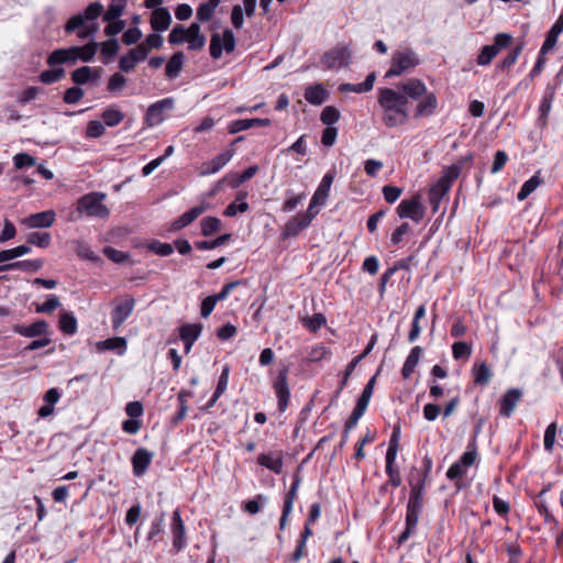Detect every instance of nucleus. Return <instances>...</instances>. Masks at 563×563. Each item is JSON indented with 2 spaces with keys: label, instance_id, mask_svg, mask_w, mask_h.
Returning <instances> with one entry per match:
<instances>
[{
  "label": "nucleus",
  "instance_id": "nucleus-1",
  "mask_svg": "<svg viewBox=\"0 0 563 563\" xmlns=\"http://www.w3.org/2000/svg\"><path fill=\"white\" fill-rule=\"evenodd\" d=\"M378 103L383 109L382 120L387 128L405 124L409 119L406 96L393 88L378 89Z\"/></svg>",
  "mask_w": 563,
  "mask_h": 563
},
{
  "label": "nucleus",
  "instance_id": "nucleus-2",
  "mask_svg": "<svg viewBox=\"0 0 563 563\" xmlns=\"http://www.w3.org/2000/svg\"><path fill=\"white\" fill-rule=\"evenodd\" d=\"M421 63L419 54L411 47H400L391 55L390 67L385 78L398 77L410 73Z\"/></svg>",
  "mask_w": 563,
  "mask_h": 563
},
{
  "label": "nucleus",
  "instance_id": "nucleus-3",
  "mask_svg": "<svg viewBox=\"0 0 563 563\" xmlns=\"http://www.w3.org/2000/svg\"><path fill=\"white\" fill-rule=\"evenodd\" d=\"M106 195L102 192H89L80 197L76 206V214L73 219L76 220L81 216L90 218H107L110 213L108 207L103 205Z\"/></svg>",
  "mask_w": 563,
  "mask_h": 563
},
{
  "label": "nucleus",
  "instance_id": "nucleus-4",
  "mask_svg": "<svg viewBox=\"0 0 563 563\" xmlns=\"http://www.w3.org/2000/svg\"><path fill=\"white\" fill-rule=\"evenodd\" d=\"M422 509L423 499H417V497H409L406 508L405 529L398 536V544H404L413 533H416Z\"/></svg>",
  "mask_w": 563,
  "mask_h": 563
},
{
  "label": "nucleus",
  "instance_id": "nucleus-5",
  "mask_svg": "<svg viewBox=\"0 0 563 563\" xmlns=\"http://www.w3.org/2000/svg\"><path fill=\"white\" fill-rule=\"evenodd\" d=\"M103 11V5L100 2L90 3L84 13L73 15L65 24V32L73 33L79 27L84 26L86 22H92L97 20Z\"/></svg>",
  "mask_w": 563,
  "mask_h": 563
},
{
  "label": "nucleus",
  "instance_id": "nucleus-6",
  "mask_svg": "<svg viewBox=\"0 0 563 563\" xmlns=\"http://www.w3.org/2000/svg\"><path fill=\"white\" fill-rule=\"evenodd\" d=\"M396 212L401 219H410L416 223L423 220L426 214V208L421 203L418 196H413L409 199H404L396 208Z\"/></svg>",
  "mask_w": 563,
  "mask_h": 563
},
{
  "label": "nucleus",
  "instance_id": "nucleus-7",
  "mask_svg": "<svg viewBox=\"0 0 563 563\" xmlns=\"http://www.w3.org/2000/svg\"><path fill=\"white\" fill-rule=\"evenodd\" d=\"M288 373L289 368L284 366L278 371L277 377L273 384L274 391L277 397L278 410L284 412L289 402L290 390L288 386Z\"/></svg>",
  "mask_w": 563,
  "mask_h": 563
},
{
  "label": "nucleus",
  "instance_id": "nucleus-8",
  "mask_svg": "<svg viewBox=\"0 0 563 563\" xmlns=\"http://www.w3.org/2000/svg\"><path fill=\"white\" fill-rule=\"evenodd\" d=\"M350 60L351 52L349 47L344 45H336L323 55L321 62L328 69H339L347 66Z\"/></svg>",
  "mask_w": 563,
  "mask_h": 563
},
{
  "label": "nucleus",
  "instance_id": "nucleus-9",
  "mask_svg": "<svg viewBox=\"0 0 563 563\" xmlns=\"http://www.w3.org/2000/svg\"><path fill=\"white\" fill-rule=\"evenodd\" d=\"M187 42L190 49H200L205 46L206 37L200 32V25L192 23L188 29L178 26V44Z\"/></svg>",
  "mask_w": 563,
  "mask_h": 563
},
{
  "label": "nucleus",
  "instance_id": "nucleus-10",
  "mask_svg": "<svg viewBox=\"0 0 563 563\" xmlns=\"http://www.w3.org/2000/svg\"><path fill=\"white\" fill-rule=\"evenodd\" d=\"M396 90L401 92L402 96H406L407 102L409 99L420 100L428 92L426 84L418 78H411L399 84Z\"/></svg>",
  "mask_w": 563,
  "mask_h": 563
},
{
  "label": "nucleus",
  "instance_id": "nucleus-11",
  "mask_svg": "<svg viewBox=\"0 0 563 563\" xmlns=\"http://www.w3.org/2000/svg\"><path fill=\"white\" fill-rule=\"evenodd\" d=\"M234 154V148H227L222 153L216 155L212 159L205 162L201 165L200 175L208 176L218 173L232 159Z\"/></svg>",
  "mask_w": 563,
  "mask_h": 563
},
{
  "label": "nucleus",
  "instance_id": "nucleus-12",
  "mask_svg": "<svg viewBox=\"0 0 563 563\" xmlns=\"http://www.w3.org/2000/svg\"><path fill=\"white\" fill-rule=\"evenodd\" d=\"M203 325L197 323H185L178 328V338L184 342L185 353L191 351L194 343L198 340L202 332Z\"/></svg>",
  "mask_w": 563,
  "mask_h": 563
},
{
  "label": "nucleus",
  "instance_id": "nucleus-13",
  "mask_svg": "<svg viewBox=\"0 0 563 563\" xmlns=\"http://www.w3.org/2000/svg\"><path fill=\"white\" fill-rule=\"evenodd\" d=\"M134 305L135 300L132 297H128L114 307L111 313L112 327L114 330L119 329L131 316Z\"/></svg>",
  "mask_w": 563,
  "mask_h": 563
},
{
  "label": "nucleus",
  "instance_id": "nucleus-14",
  "mask_svg": "<svg viewBox=\"0 0 563 563\" xmlns=\"http://www.w3.org/2000/svg\"><path fill=\"white\" fill-rule=\"evenodd\" d=\"M12 330L25 338H41L48 334V323L45 320H37L30 325L14 324Z\"/></svg>",
  "mask_w": 563,
  "mask_h": 563
},
{
  "label": "nucleus",
  "instance_id": "nucleus-15",
  "mask_svg": "<svg viewBox=\"0 0 563 563\" xmlns=\"http://www.w3.org/2000/svg\"><path fill=\"white\" fill-rule=\"evenodd\" d=\"M56 213L54 210H46L30 214L23 219V224L30 229L49 228L55 221Z\"/></svg>",
  "mask_w": 563,
  "mask_h": 563
},
{
  "label": "nucleus",
  "instance_id": "nucleus-16",
  "mask_svg": "<svg viewBox=\"0 0 563 563\" xmlns=\"http://www.w3.org/2000/svg\"><path fill=\"white\" fill-rule=\"evenodd\" d=\"M173 99L167 98L161 101H157L150 106L146 113V120L150 125L159 124L164 120V111L173 109Z\"/></svg>",
  "mask_w": 563,
  "mask_h": 563
},
{
  "label": "nucleus",
  "instance_id": "nucleus-17",
  "mask_svg": "<svg viewBox=\"0 0 563 563\" xmlns=\"http://www.w3.org/2000/svg\"><path fill=\"white\" fill-rule=\"evenodd\" d=\"M257 463L275 474H280L283 472L284 466L283 452L277 451L269 453H261L257 456Z\"/></svg>",
  "mask_w": 563,
  "mask_h": 563
},
{
  "label": "nucleus",
  "instance_id": "nucleus-18",
  "mask_svg": "<svg viewBox=\"0 0 563 563\" xmlns=\"http://www.w3.org/2000/svg\"><path fill=\"white\" fill-rule=\"evenodd\" d=\"M438 108V99L433 92H427L418 102L413 117L424 118L432 115Z\"/></svg>",
  "mask_w": 563,
  "mask_h": 563
},
{
  "label": "nucleus",
  "instance_id": "nucleus-19",
  "mask_svg": "<svg viewBox=\"0 0 563 563\" xmlns=\"http://www.w3.org/2000/svg\"><path fill=\"white\" fill-rule=\"evenodd\" d=\"M75 49V46L68 47V48H59L55 49L47 58V64L51 67H54L59 64L65 63H76L78 60V54Z\"/></svg>",
  "mask_w": 563,
  "mask_h": 563
},
{
  "label": "nucleus",
  "instance_id": "nucleus-20",
  "mask_svg": "<svg viewBox=\"0 0 563 563\" xmlns=\"http://www.w3.org/2000/svg\"><path fill=\"white\" fill-rule=\"evenodd\" d=\"M333 179H334L333 172H328L322 177L318 188L316 189V191L311 198V200H313V205H321V206L325 205Z\"/></svg>",
  "mask_w": 563,
  "mask_h": 563
},
{
  "label": "nucleus",
  "instance_id": "nucleus-21",
  "mask_svg": "<svg viewBox=\"0 0 563 563\" xmlns=\"http://www.w3.org/2000/svg\"><path fill=\"white\" fill-rule=\"evenodd\" d=\"M429 477L423 476L420 471L413 467L409 477L410 494L409 497L417 499H423L424 487Z\"/></svg>",
  "mask_w": 563,
  "mask_h": 563
},
{
  "label": "nucleus",
  "instance_id": "nucleus-22",
  "mask_svg": "<svg viewBox=\"0 0 563 563\" xmlns=\"http://www.w3.org/2000/svg\"><path fill=\"white\" fill-rule=\"evenodd\" d=\"M563 32V14H561L549 30L545 40L540 48V54L549 53L556 44L558 37Z\"/></svg>",
  "mask_w": 563,
  "mask_h": 563
},
{
  "label": "nucleus",
  "instance_id": "nucleus-23",
  "mask_svg": "<svg viewBox=\"0 0 563 563\" xmlns=\"http://www.w3.org/2000/svg\"><path fill=\"white\" fill-rule=\"evenodd\" d=\"M152 462V454L143 448L137 449L132 456L133 473L142 476Z\"/></svg>",
  "mask_w": 563,
  "mask_h": 563
},
{
  "label": "nucleus",
  "instance_id": "nucleus-24",
  "mask_svg": "<svg viewBox=\"0 0 563 563\" xmlns=\"http://www.w3.org/2000/svg\"><path fill=\"white\" fill-rule=\"evenodd\" d=\"M521 397V391L517 388L509 389L500 400V415L504 417H510L514 412L519 399Z\"/></svg>",
  "mask_w": 563,
  "mask_h": 563
},
{
  "label": "nucleus",
  "instance_id": "nucleus-25",
  "mask_svg": "<svg viewBox=\"0 0 563 563\" xmlns=\"http://www.w3.org/2000/svg\"><path fill=\"white\" fill-rule=\"evenodd\" d=\"M450 187L445 181L438 180L429 190V202L433 212H437L442 199L449 194Z\"/></svg>",
  "mask_w": 563,
  "mask_h": 563
},
{
  "label": "nucleus",
  "instance_id": "nucleus-26",
  "mask_svg": "<svg viewBox=\"0 0 563 563\" xmlns=\"http://www.w3.org/2000/svg\"><path fill=\"white\" fill-rule=\"evenodd\" d=\"M310 224L300 214L291 217L283 229V238H295Z\"/></svg>",
  "mask_w": 563,
  "mask_h": 563
},
{
  "label": "nucleus",
  "instance_id": "nucleus-27",
  "mask_svg": "<svg viewBox=\"0 0 563 563\" xmlns=\"http://www.w3.org/2000/svg\"><path fill=\"white\" fill-rule=\"evenodd\" d=\"M375 80H376L375 73H369L363 82H361V84H349V82L341 84L339 86V90L341 92H355V93L368 92L373 89Z\"/></svg>",
  "mask_w": 563,
  "mask_h": 563
},
{
  "label": "nucleus",
  "instance_id": "nucleus-28",
  "mask_svg": "<svg viewBox=\"0 0 563 563\" xmlns=\"http://www.w3.org/2000/svg\"><path fill=\"white\" fill-rule=\"evenodd\" d=\"M170 20V14L166 9L156 8L152 13L151 24L155 31L162 32L169 26Z\"/></svg>",
  "mask_w": 563,
  "mask_h": 563
},
{
  "label": "nucleus",
  "instance_id": "nucleus-29",
  "mask_svg": "<svg viewBox=\"0 0 563 563\" xmlns=\"http://www.w3.org/2000/svg\"><path fill=\"white\" fill-rule=\"evenodd\" d=\"M542 183L543 180L539 170L523 183L519 192L517 194V199L519 201L526 200Z\"/></svg>",
  "mask_w": 563,
  "mask_h": 563
},
{
  "label": "nucleus",
  "instance_id": "nucleus-30",
  "mask_svg": "<svg viewBox=\"0 0 563 563\" xmlns=\"http://www.w3.org/2000/svg\"><path fill=\"white\" fill-rule=\"evenodd\" d=\"M325 98L327 91L319 84L308 86L305 90V99L311 104L319 106L325 101Z\"/></svg>",
  "mask_w": 563,
  "mask_h": 563
},
{
  "label": "nucleus",
  "instance_id": "nucleus-31",
  "mask_svg": "<svg viewBox=\"0 0 563 563\" xmlns=\"http://www.w3.org/2000/svg\"><path fill=\"white\" fill-rule=\"evenodd\" d=\"M471 159H472V155H468V156L464 157L460 163L453 164V165L446 167L443 170L442 176L438 180L445 181L449 185V187L451 188L454 180L457 179L459 176L461 175V172H462L461 164L463 162H468Z\"/></svg>",
  "mask_w": 563,
  "mask_h": 563
},
{
  "label": "nucleus",
  "instance_id": "nucleus-32",
  "mask_svg": "<svg viewBox=\"0 0 563 563\" xmlns=\"http://www.w3.org/2000/svg\"><path fill=\"white\" fill-rule=\"evenodd\" d=\"M220 2L221 0H208L207 2L201 3L197 9V19L200 22L210 21Z\"/></svg>",
  "mask_w": 563,
  "mask_h": 563
},
{
  "label": "nucleus",
  "instance_id": "nucleus-33",
  "mask_svg": "<svg viewBox=\"0 0 563 563\" xmlns=\"http://www.w3.org/2000/svg\"><path fill=\"white\" fill-rule=\"evenodd\" d=\"M126 0H111L108 10L103 15V21L111 22L113 20H118L125 8Z\"/></svg>",
  "mask_w": 563,
  "mask_h": 563
},
{
  "label": "nucleus",
  "instance_id": "nucleus-34",
  "mask_svg": "<svg viewBox=\"0 0 563 563\" xmlns=\"http://www.w3.org/2000/svg\"><path fill=\"white\" fill-rule=\"evenodd\" d=\"M59 330L65 334L73 335L77 332V320L70 312H62L59 317Z\"/></svg>",
  "mask_w": 563,
  "mask_h": 563
},
{
  "label": "nucleus",
  "instance_id": "nucleus-35",
  "mask_svg": "<svg viewBox=\"0 0 563 563\" xmlns=\"http://www.w3.org/2000/svg\"><path fill=\"white\" fill-rule=\"evenodd\" d=\"M205 209L206 208L203 205L195 206L194 208H191L190 210H188L187 212H185L184 214L178 217V229L189 225L200 214H202L205 212Z\"/></svg>",
  "mask_w": 563,
  "mask_h": 563
},
{
  "label": "nucleus",
  "instance_id": "nucleus-36",
  "mask_svg": "<svg viewBox=\"0 0 563 563\" xmlns=\"http://www.w3.org/2000/svg\"><path fill=\"white\" fill-rule=\"evenodd\" d=\"M547 493V489H542L536 500V507L538 509V512L544 517V521L547 523H554L558 525V520L554 518V516L550 512L547 503L543 500V495Z\"/></svg>",
  "mask_w": 563,
  "mask_h": 563
},
{
  "label": "nucleus",
  "instance_id": "nucleus-37",
  "mask_svg": "<svg viewBox=\"0 0 563 563\" xmlns=\"http://www.w3.org/2000/svg\"><path fill=\"white\" fill-rule=\"evenodd\" d=\"M300 484H301V477H300V475L298 473H296L294 475L290 488L286 493L285 498H284V507H287V510L288 509H292L294 501H295V499L297 497Z\"/></svg>",
  "mask_w": 563,
  "mask_h": 563
},
{
  "label": "nucleus",
  "instance_id": "nucleus-38",
  "mask_svg": "<svg viewBox=\"0 0 563 563\" xmlns=\"http://www.w3.org/2000/svg\"><path fill=\"white\" fill-rule=\"evenodd\" d=\"M44 265L43 260H25L11 263V267L14 269L35 273L38 272Z\"/></svg>",
  "mask_w": 563,
  "mask_h": 563
},
{
  "label": "nucleus",
  "instance_id": "nucleus-39",
  "mask_svg": "<svg viewBox=\"0 0 563 563\" xmlns=\"http://www.w3.org/2000/svg\"><path fill=\"white\" fill-rule=\"evenodd\" d=\"M330 356H331V350L323 344H318V345H314L311 347V350L308 353L307 360L309 362L316 363V362H320L322 360H327Z\"/></svg>",
  "mask_w": 563,
  "mask_h": 563
},
{
  "label": "nucleus",
  "instance_id": "nucleus-40",
  "mask_svg": "<svg viewBox=\"0 0 563 563\" xmlns=\"http://www.w3.org/2000/svg\"><path fill=\"white\" fill-rule=\"evenodd\" d=\"M231 239L230 233L222 234L218 238H216L212 241H197L195 242V247L201 251L205 250H213L221 245H223L225 242H228Z\"/></svg>",
  "mask_w": 563,
  "mask_h": 563
},
{
  "label": "nucleus",
  "instance_id": "nucleus-41",
  "mask_svg": "<svg viewBox=\"0 0 563 563\" xmlns=\"http://www.w3.org/2000/svg\"><path fill=\"white\" fill-rule=\"evenodd\" d=\"M102 119L106 125L115 126L122 122L124 114L120 110L110 107L103 111Z\"/></svg>",
  "mask_w": 563,
  "mask_h": 563
},
{
  "label": "nucleus",
  "instance_id": "nucleus-42",
  "mask_svg": "<svg viewBox=\"0 0 563 563\" xmlns=\"http://www.w3.org/2000/svg\"><path fill=\"white\" fill-rule=\"evenodd\" d=\"M474 383L476 385L484 386L488 384L492 377L490 368L486 363L479 364L477 367H474Z\"/></svg>",
  "mask_w": 563,
  "mask_h": 563
},
{
  "label": "nucleus",
  "instance_id": "nucleus-43",
  "mask_svg": "<svg viewBox=\"0 0 563 563\" xmlns=\"http://www.w3.org/2000/svg\"><path fill=\"white\" fill-rule=\"evenodd\" d=\"M267 503V497L263 494H257L253 499L247 500L244 504V511L250 515H256L260 512L261 508L264 507Z\"/></svg>",
  "mask_w": 563,
  "mask_h": 563
},
{
  "label": "nucleus",
  "instance_id": "nucleus-44",
  "mask_svg": "<svg viewBox=\"0 0 563 563\" xmlns=\"http://www.w3.org/2000/svg\"><path fill=\"white\" fill-rule=\"evenodd\" d=\"M96 77L97 75L93 76V71L89 66H82L71 73V79L77 85H85L90 79Z\"/></svg>",
  "mask_w": 563,
  "mask_h": 563
},
{
  "label": "nucleus",
  "instance_id": "nucleus-45",
  "mask_svg": "<svg viewBox=\"0 0 563 563\" xmlns=\"http://www.w3.org/2000/svg\"><path fill=\"white\" fill-rule=\"evenodd\" d=\"M340 111L335 107L327 106L321 112L320 120L323 124L332 126L340 120Z\"/></svg>",
  "mask_w": 563,
  "mask_h": 563
},
{
  "label": "nucleus",
  "instance_id": "nucleus-46",
  "mask_svg": "<svg viewBox=\"0 0 563 563\" xmlns=\"http://www.w3.org/2000/svg\"><path fill=\"white\" fill-rule=\"evenodd\" d=\"M75 49H78V51H76L77 54L79 55L78 59H81L84 62H89L96 55L97 49H98V44L95 42H91L84 46H75Z\"/></svg>",
  "mask_w": 563,
  "mask_h": 563
},
{
  "label": "nucleus",
  "instance_id": "nucleus-47",
  "mask_svg": "<svg viewBox=\"0 0 563 563\" xmlns=\"http://www.w3.org/2000/svg\"><path fill=\"white\" fill-rule=\"evenodd\" d=\"M497 49L495 46L492 45H485L481 49L478 56H477V64L479 66H486L489 65L490 62L494 59V57L497 55Z\"/></svg>",
  "mask_w": 563,
  "mask_h": 563
},
{
  "label": "nucleus",
  "instance_id": "nucleus-48",
  "mask_svg": "<svg viewBox=\"0 0 563 563\" xmlns=\"http://www.w3.org/2000/svg\"><path fill=\"white\" fill-rule=\"evenodd\" d=\"M221 221L216 217H207L201 220V232L205 236H209L220 229Z\"/></svg>",
  "mask_w": 563,
  "mask_h": 563
},
{
  "label": "nucleus",
  "instance_id": "nucleus-49",
  "mask_svg": "<svg viewBox=\"0 0 563 563\" xmlns=\"http://www.w3.org/2000/svg\"><path fill=\"white\" fill-rule=\"evenodd\" d=\"M51 240V234L47 232H32L27 235V243L38 247H47Z\"/></svg>",
  "mask_w": 563,
  "mask_h": 563
},
{
  "label": "nucleus",
  "instance_id": "nucleus-50",
  "mask_svg": "<svg viewBox=\"0 0 563 563\" xmlns=\"http://www.w3.org/2000/svg\"><path fill=\"white\" fill-rule=\"evenodd\" d=\"M361 362V357H354L346 366L344 373H343V377L339 384V388L338 390L335 391V397L338 398L340 396V394L342 393V390L344 389V387L346 386L347 382H349V378L350 376L352 375V373L354 372L355 367L357 366V364Z\"/></svg>",
  "mask_w": 563,
  "mask_h": 563
},
{
  "label": "nucleus",
  "instance_id": "nucleus-51",
  "mask_svg": "<svg viewBox=\"0 0 563 563\" xmlns=\"http://www.w3.org/2000/svg\"><path fill=\"white\" fill-rule=\"evenodd\" d=\"M147 247L150 251L154 252L155 254L162 255V256L170 255L174 252L172 244L163 243L157 240L151 241L147 244Z\"/></svg>",
  "mask_w": 563,
  "mask_h": 563
},
{
  "label": "nucleus",
  "instance_id": "nucleus-52",
  "mask_svg": "<svg viewBox=\"0 0 563 563\" xmlns=\"http://www.w3.org/2000/svg\"><path fill=\"white\" fill-rule=\"evenodd\" d=\"M472 353V347L464 341H457L452 345V355L454 360L468 357Z\"/></svg>",
  "mask_w": 563,
  "mask_h": 563
},
{
  "label": "nucleus",
  "instance_id": "nucleus-53",
  "mask_svg": "<svg viewBox=\"0 0 563 563\" xmlns=\"http://www.w3.org/2000/svg\"><path fill=\"white\" fill-rule=\"evenodd\" d=\"M64 75H65L64 68H52V69L44 70L40 75V79L44 84H53V82H56L57 80H59L60 78H63Z\"/></svg>",
  "mask_w": 563,
  "mask_h": 563
},
{
  "label": "nucleus",
  "instance_id": "nucleus-54",
  "mask_svg": "<svg viewBox=\"0 0 563 563\" xmlns=\"http://www.w3.org/2000/svg\"><path fill=\"white\" fill-rule=\"evenodd\" d=\"M14 167L18 169H22L25 167H32L36 164V161L33 156L27 153H18L13 156Z\"/></svg>",
  "mask_w": 563,
  "mask_h": 563
},
{
  "label": "nucleus",
  "instance_id": "nucleus-55",
  "mask_svg": "<svg viewBox=\"0 0 563 563\" xmlns=\"http://www.w3.org/2000/svg\"><path fill=\"white\" fill-rule=\"evenodd\" d=\"M222 46H223V43L221 40V35L219 33H213L211 35L210 46H209L210 55L212 58L218 59L221 57L222 52H223Z\"/></svg>",
  "mask_w": 563,
  "mask_h": 563
},
{
  "label": "nucleus",
  "instance_id": "nucleus-56",
  "mask_svg": "<svg viewBox=\"0 0 563 563\" xmlns=\"http://www.w3.org/2000/svg\"><path fill=\"white\" fill-rule=\"evenodd\" d=\"M556 435V424L554 422L550 423L544 432L543 445L544 450L551 452L554 446Z\"/></svg>",
  "mask_w": 563,
  "mask_h": 563
},
{
  "label": "nucleus",
  "instance_id": "nucleus-57",
  "mask_svg": "<svg viewBox=\"0 0 563 563\" xmlns=\"http://www.w3.org/2000/svg\"><path fill=\"white\" fill-rule=\"evenodd\" d=\"M60 306V301L57 296L51 295L47 300L36 307L38 313H51Z\"/></svg>",
  "mask_w": 563,
  "mask_h": 563
},
{
  "label": "nucleus",
  "instance_id": "nucleus-58",
  "mask_svg": "<svg viewBox=\"0 0 563 563\" xmlns=\"http://www.w3.org/2000/svg\"><path fill=\"white\" fill-rule=\"evenodd\" d=\"M126 345L125 339L115 336L108 340H104L98 344L100 350H117L124 349Z\"/></svg>",
  "mask_w": 563,
  "mask_h": 563
},
{
  "label": "nucleus",
  "instance_id": "nucleus-59",
  "mask_svg": "<svg viewBox=\"0 0 563 563\" xmlns=\"http://www.w3.org/2000/svg\"><path fill=\"white\" fill-rule=\"evenodd\" d=\"M410 232V225L407 222H402L390 235V242L393 245H399L404 236Z\"/></svg>",
  "mask_w": 563,
  "mask_h": 563
},
{
  "label": "nucleus",
  "instance_id": "nucleus-60",
  "mask_svg": "<svg viewBox=\"0 0 563 563\" xmlns=\"http://www.w3.org/2000/svg\"><path fill=\"white\" fill-rule=\"evenodd\" d=\"M257 170H258L257 165H252V166L247 167L242 174L238 175L236 178L232 181V187L238 188L243 183H245L249 179H251L252 177H254L256 175Z\"/></svg>",
  "mask_w": 563,
  "mask_h": 563
},
{
  "label": "nucleus",
  "instance_id": "nucleus-61",
  "mask_svg": "<svg viewBox=\"0 0 563 563\" xmlns=\"http://www.w3.org/2000/svg\"><path fill=\"white\" fill-rule=\"evenodd\" d=\"M376 383V375L369 378V380L366 383L361 396L358 397L357 401L361 404H364L368 406L369 400L373 396L374 387Z\"/></svg>",
  "mask_w": 563,
  "mask_h": 563
},
{
  "label": "nucleus",
  "instance_id": "nucleus-62",
  "mask_svg": "<svg viewBox=\"0 0 563 563\" xmlns=\"http://www.w3.org/2000/svg\"><path fill=\"white\" fill-rule=\"evenodd\" d=\"M126 84V79L125 77L120 74V73H115L114 75H112L108 81V90L110 92H117V91H120Z\"/></svg>",
  "mask_w": 563,
  "mask_h": 563
},
{
  "label": "nucleus",
  "instance_id": "nucleus-63",
  "mask_svg": "<svg viewBox=\"0 0 563 563\" xmlns=\"http://www.w3.org/2000/svg\"><path fill=\"white\" fill-rule=\"evenodd\" d=\"M104 131V124H102L100 121L93 120L88 123L86 135L91 139H97L103 135Z\"/></svg>",
  "mask_w": 563,
  "mask_h": 563
},
{
  "label": "nucleus",
  "instance_id": "nucleus-64",
  "mask_svg": "<svg viewBox=\"0 0 563 563\" xmlns=\"http://www.w3.org/2000/svg\"><path fill=\"white\" fill-rule=\"evenodd\" d=\"M84 97V90L79 87L68 88L64 93V101L68 104L77 103Z\"/></svg>",
  "mask_w": 563,
  "mask_h": 563
}]
</instances>
